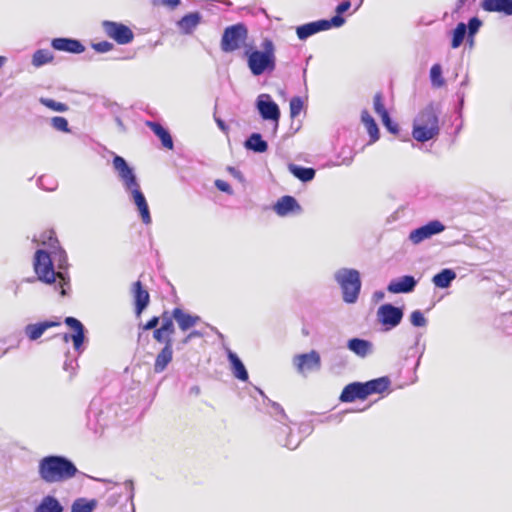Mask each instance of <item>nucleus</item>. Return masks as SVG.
Instances as JSON below:
<instances>
[{"label":"nucleus","instance_id":"obj_35","mask_svg":"<svg viewBox=\"0 0 512 512\" xmlns=\"http://www.w3.org/2000/svg\"><path fill=\"white\" fill-rule=\"evenodd\" d=\"M96 507L95 500H87L79 498L74 501L71 507V512H92Z\"/></svg>","mask_w":512,"mask_h":512},{"label":"nucleus","instance_id":"obj_5","mask_svg":"<svg viewBox=\"0 0 512 512\" xmlns=\"http://www.w3.org/2000/svg\"><path fill=\"white\" fill-rule=\"evenodd\" d=\"M439 134L438 116L432 106L420 111L414 120L412 136L418 142H426Z\"/></svg>","mask_w":512,"mask_h":512},{"label":"nucleus","instance_id":"obj_50","mask_svg":"<svg viewBox=\"0 0 512 512\" xmlns=\"http://www.w3.org/2000/svg\"><path fill=\"white\" fill-rule=\"evenodd\" d=\"M160 321V317L154 316L152 317L145 325H143V330H151L156 329Z\"/></svg>","mask_w":512,"mask_h":512},{"label":"nucleus","instance_id":"obj_40","mask_svg":"<svg viewBox=\"0 0 512 512\" xmlns=\"http://www.w3.org/2000/svg\"><path fill=\"white\" fill-rule=\"evenodd\" d=\"M40 103L45 107L57 112H66L69 109L65 103L56 102L55 100L49 98H41Z\"/></svg>","mask_w":512,"mask_h":512},{"label":"nucleus","instance_id":"obj_7","mask_svg":"<svg viewBox=\"0 0 512 512\" xmlns=\"http://www.w3.org/2000/svg\"><path fill=\"white\" fill-rule=\"evenodd\" d=\"M247 37L248 30L242 23L226 27L221 38L222 51L229 53L240 49Z\"/></svg>","mask_w":512,"mask_h":512},{"label":"nucleus","instance_id":"obj_21","mask_svg":"<svg viewBox=\"0 0 512 512\" xmlns=\"http://www.w3.org/2000/svg\"><path fill=\"white\" fill-rule=\"evenodd\" d=\"M481 7L487 12H499L512 15V0H483Z\"/></svg>","mask_w":512,"mask_h":512},{"label":"nucleus","instance_id":"obj_41","mask_svg":"<svg viewBox=\"0 0 512 512\" xmlns=\"http://www.w3.org/2000/svg\"><path fill=\"white\" fill-rule=\"evenodd\" d=\"M162 320L160 328H163V330H168L170 332H175V327L173 324L174 317L172 316V312L164 311L160 317Z\"/></svg>","mask_w":512,"mask_h":512},{"label":"nucleus","instance_id":"obj_57","mask_svg":"<svg viewBox=\"0 0 512 512\" xmlns=\"http://www.w3.org/2000/svg\"><path fill=\"white\" fill-rule=\"evenodd\" d=\"M5 57L0 56V67L4 64Z\"/></svg>","mask_w":512,"mask_h":512},{"label":"nucleus","instance_id":"obj_13","mask_svg":"<svg viewBox=\"0 0 512 512\" xmlns=\"http://www.w3.org/2000/svg\"><path fill=\"white\" fill-rule=\"evenodd\" d=\"M257 108L264 120H272L276 123L280 118V110L278 105L270 99L268 94H262L257 101Z\"/></svg>","mask_w":512,"mask_h":512},{"label":"nucleus","instance_id":"obj_29","mask_svg":"<svg viewBox=\"0 0 512 512\" xmlns=\"http://www.w3.org/2000/svg\"><path fill=\"white\" fill-rule=\"evenodd\" d=\"M147 126L159 137L162 145L167 149H173V140L170 133L159 123L147 122Z\"/></svg>","mask_w":512,"mask_h":512},{"label":"nucleus","instance_id":"obj_12","mask_svg":"<svg viewBox=\"0 0 512 512\" xmlns=\"http://www.w3.org/2000/svg\"><path fill=\"white\" fill-rule=\"evenodd\" d=\"M64 322L73 330V334H62V340L65 343H68L70 340H72L75 350L80 351L85 339L83 324L74 317H66Z\"/></svg>","mask_w":512,"mask_h":512},{"label":"nucleus","instance_id":"obj_10","mask_svg":"<svg viewBox=\"0 0 512 512\" xmlns=\"http://www.w3.org/2000/svg\"><path fill=\"white\" fill-rule=\"evenodd\" d=\"M402 318V309L392 304H383L377 310V319L385 330H391L398 326Z\"/></svg>","mask_w":512,"mask_h":512},{"label":"nucleus","instance_id":"obj_39","mask_svg":"<svg viewBox=\"0 0 512 512\" xmlns=\"http://www.w3.org/2000/svg\"><path fill=\"white\" fill-rule=\"evenodd\" d=\"M431 82L436 87L444 85L445 81L442 77V68L440 64H434L430 69Z\"/></svg>","mask_w":512,"mask_h":512},{"label":"nucleus","instance_id":"obj_25","mask_svg":"<svg viewBox=\"0 0 512 512\" xmlns=\"http://www.w3.org/2000/svg\"><path fill=\"white\" fill-rule=\"evenodd\" d=\"M173 359V347H169V345H165L161 351L157 354L154 362V372L161 373L163 372L169 363Z\"/></svg>","mask_w":512,"mask_h":512},{"label":"nucleus","instance_id":"obj_38","mask_svg":"<svg viewBox=\"0 0 512 512\" xmlns=\"http://www.w3.org/2000/svg\"><path fill=\"white\" fill-rule=\"evenodd\" d=\"M40 241L43 245L48 246L53 251H55L59 248V241H58V239L55 235V232L53 230L45 231L41 235Z\"/></svg>","mask_w":512,"mask_h":512},{"label":"nucleus","instance_id":"obj_34","mask_svg":"<svg viewBox=\"0 0 512 512\" xmlns=\"http://www.w3.org/2000/svg\"><path fill=\"white\" fill-rule=\"evenodd\" d=\"M291 173L303 182L311 181L315 176V170L312 168L290 165Z\"/></svg>","mask_w":512,"mask_h":512},{"label":"nucleus","instance_id":"obj_6","mask_svg":"<svg viewBox=\"0 0 512 512\" xmlns=\"http://www.w3.org/2000/svg\"><path fill=\"white\" fill-rule=\"evenodd\" d=\"M335 278L341 287L343 300L349 304L355 303L361 289L360 273L355 269H342Z\"/></svg>","mask_w":512,"mask_h":512},{"label":"nucleus","instance_id":"obj_17","mask_svg":"<svg viewBox=\"0 0 512 512\" xmlns=\"http://www.w3.org/2000/svg\"><path fill=\"white\" fill-rule=\"evenodd\" d=\"M53 49L73 54H80L85 51V46L76 39L71 38H54L51 41Z\"/></svg>","mask_w":512,"mask_h":512},{"label":"nucleus","instance_id":"obj_9","mask_svg":"<svg viewBox=\"0 0 512 512\" xmlns=\"http://www.w3.org/2000/svg\"><path fill=\"white\" fill-rule=\"evenodd\" d=\"M102 28L109 38L120 45L131 43L134 39L133 31L125 24L115 21H103Z\"/></svg>","mask_w":512,"mask_h":512},{"label":"nucleus","instance_id":"obj_33","mask_svg":"<svg viewBox=\"0 0 512 512\" xmlns=\"http://www.w3.org/2000/svg\"><path fill=\"white\" fill-rule=\"evenodd\" d=\"M54 59L53 54L47 49H39L32 56V64L35 67L51 63Z\"/></svg>","mask_w":512,"mask_h":512},{"label":"nucleus","instance_id":"obj_27","mask_svg":"<svg viewBox=\"0 0 512 512\" xmlns=\"http://www.w3.org/2000/svg\"><path fill=\"white\" fill-rule=\"evenodd\" d=\"M361 121L366 127V130L370 136V144L375 143L378 141L380 135H379V129L378 126L373 119V117L369 114L367 110H363L361 113Z\"/></svg>","mask_w":512,"mask_h":512},{"label":"nucleus","instance_id":"obj_11","mask_svg":"<svg viewBox=\"0 0 512 512\" xmlns=\"http://www.w3.org/2000/svg\"><path fill=\"white\" fill-rule=\"evenodd\" d=\"M444 230L445 225L442 222L439 220H433L417 229L412 230L409 234V240L413 244H419L422 241L443 232Z\"/></svg>","mask_w":512,"mask_h":512},{"label":"nucleus","instance_id":"obj_26","mask_svg":"<svg viewBox=\"0 0 512 512\" xmlns=\"http://www.w3.org/2000/svg\"><path fill=\"white\" fill-rule=\"evenodd\" d=\"M201 21V16L198 12L189 13L181 18L178 22L180 30L184 34H191Z\"/></svg>","mask_w":512,"mask_h":512},{"label":"nucleus","instance_id":"obj_3","mask_svg":"<svg viewBox=\"0 0 512 512\" xmlns=\"http://www.w3.org/2000/svg\"><path fill=\"white\" fill-rule=\"evenodd\" d=\"M33 268L38 280L47 284H55V288L60 290L61 296L66 295L65 286L69 284V279L62 272H55L51 256L45 250L39 249L35 252Z\"/></svg>","mask_w":512,"mask_h":512},{"label":"nucleus","instance_id":"obj_28","mask_svg":"<svg viewBox=\"0 0 512 512\" xmlns=\"http://www.w3.org/2000/svg\"><path fill=\"white\" fill-rule=\"evenodd\" d=\"M228 359L232 367L233 375L241 381H247L249 378L248 372L239 357L235 353L229 352Z\"/></svg>","mask_w":512,"mask_h":512},{"label":"nucleus","instance_id":"obj_49","mask_svg":"<svg viewBox=\"0 0 512 512\" xmlns=\"http://www.w3.org/2000/svg\"><path fill=\"white\" fill-rule=\"evenodd\" d=\"M481 24L482 22L477 17L471 18L468 23L469 35L473 36L475 33H477Z\"/></svg>","mask_w":512,"mask_h":512},{"label":"nucleus","instance_id":"obj_45","mask_svg":"<svg viewBox=\"0 0 512 512\" xmlns=\"http://www.w3.org/2000/svg\"><path fill=\"white\" fill-rule=\"evenodd\" d=\"M410 321L415 327H422L426 325V319L421 311L415 310L410 315Z\"/></svg>","mask_w":512,"mask_h":512},{"label":"nucleus","instance_id":"obj_23","mask_svg":"<svg viewBox=\"0 0 512 512\" xmlns=\"http://www.w3.org/2000/svg\"><path fill=\"white\" fill-rule=\"evenodd\" d=\"M172 316L177 321L178 326L182 331L192 328L200 320L198 316H192L184 312L181 308L173 309Z\"/></svg>","mask_w":512,"mask_h":512},{"label":"nucleus","instance_id":"obj_8","mask_svg":"<svg viewBox=\"0 0 512 512\" xmlns=\"http://www.w3.org/2000/svg\"><path fill=\"white\" fill-rule=\"evenodd\" d=\"M345 19L342 16L335 15L330 20H318L310 22L296 28V34L300 40L330 29L331 27H340L344 24Z\"/></svg>","mask_w":512,"mask_h":512},{"label":"nucleus","instance_id":"obj_43","mask_svg":"<svg viewBox=\"0 0 512 512\" xmlns=\"http://www.w3.org/2000/svg\"><path fill=\"white\" fill-rule=\"evenodd\" d=\"M290 116L292 118H295L297 117L302 108H303V101L301 100L300 97H293L291 100H290Z\"/></svg>","mask_w":512,"mask_h":512},{"label":"nucleus","instance_id":"obj_22","mask_svg":"<svg viewBox=\"0 0 512 512\" xmlns=\"http://www.w3.org/2000/svg\"><path fill=\"white\" fill-rule=\"evenodd\" d=\"M366 398L373 394H381L385 392L390 386L388 377H380L362 383Z\"/></svg>","mask_w":512,"mask_h":512},{"label":"nucleus","instance_id":"obj_58","mask_svg":"<svg viewBox=\"0 0 512 512\" xmlns=\"http://www.w3.org/2000/svg\"><path fill=\"white\" fill-rule=\"evenodd\" d=\"M362 2H363V0H360V3H359V5H361V4H362Z\"/></svg>","mask_w":512,"mask_h":512},{"label":"nucleus","instance_id":"obj_47","mask_svg":"<svg viewBox=\"0 0 512 512\" xmlns=\"http://www.w3.org/2000/svg\"><path fill=\"white\" fill-rule=\"evenodd\" d=\"M154 6H165L170 9H175L179 4L180 0H151Z\"/></svg>","mask_w":512,"mask_h":512},{"label":"nucleus","instance_id":"obj_46","mask_svg":"<svg viewBox=\"0 0 512 512\" xmlns=\"http://www.w3.org/2000/svg\"><path fill=\"white\" fill-rule=\"evenodd\" d=\"M381 120H382L383 125L386 127V129L389 132H391L392 134H395V135L399 133L398 125L391 120L389 113L383 115L381 117Z\"/></svg>","mask_w":512,"mask_h":512},{"label":"nucleus","instance_id":"obj_1","mask_svg":"<svg viewBox=\"0 0 512 512\" xmlns=\"http://www.w3.org/2000/svg\"><path fill=\"white\" fill-rule=\"evenodd\" d=\"M112 163L125 188L131 192L143 223L150 224L152 219L149 207L146 198L140 189V185L136 179L133 169L128 165L123 157L118 155L114 156Z\"/></svg>","mask_w":512,"mask_h":512},{"label":"nucleus","instance_id":"obj_4","mask_svg":"<svg viewBox=\"0 0 512 512\" xmlns=\"http://www.w3.org/2000/svg\"><path fill=\"white\" fill-rule=\"evenodd\" d=\"M262 50L250 49L245 51L247 65L254 76L264 72H272L276 68L275 45L266 38L261 43Z\"/></svg>","mask_w":512,"mask_h":512},{"label":"nucleus","instance_id":"obj_30","mask_svg":"<svg viewBox=\"0 0 512 512\" xmlns=\"http://www.w3.org/2000/svg\"><path fill=\"white\" fill-rule=\"evenodd\" d=\"M35 512H63V507L53 496H45L36 507Z\"/></svg>","mask_w":512,"mask_h":512},{"label":"nucleus","instance_id":"obj_52","mask_svg":"<svg viewBox=\"0 0 512 512\" xmlns=\"http://www.w3.org/2000/svg\"><path fill=\"white\" fill-rule=\"evenodd\" d=\"M215 186L220 190V191H223V192H227V193H231V186L229 185V183L223 181V180H216L215 181Z\"/></svg>","mask_w":512,"mask_h":512},{"label":"nucleus","instance_id":"obj_56","mask_svg":"<svg viewBox=\"0 0 512 512\" xmlns=\"http://www.w3.org/2000/svg\"><path fill=\"white\" fill-rule=\"evenodd\" d=\"M192 339V337H189V334L183 339V344H186L188 343L190 340Z\"/></svg>","mask_w":512,"mask_h":512},{"label":"nucleus","instance_id":"obj_44","mask_svg":"<svg viewBox=\"0 0 512 512\" xmlns=\"http://www.w3.org/2000/svg\"><path fill=\"white\" fill-rule=\"evenodd\" d=\"M53 128L62 132H69L68 121L66 118L61 116H55L51 119Z\"/></svg>","mask_w":512,"mask_h":512},{"label":"nucleus","instance_id":"obj_15","mask_svg":"<svg viewBox=\"0 0 512 512\" xmlns=\"http://www.w3.org/2000/svg\"><path fill=\"white\" fill-rule=\"evenodd\" d=\"M297 370L301 373L318 369L321 364L320 356L316 351L297 355L294 358Z\"/></svg>","mask_w":512,"mask_h":512},{"label":"nucleus","instance_id":"obj_54","mask_svg":"<svg viewBox=\"0 0 512 512\" xmlns=\"http://www.w3.org/2000/svg\"><path fill=\"white\" fill-rule=\"evenodd\" d=\"M191 392L198 395L200 393V388L198 386H193L191 388Z\"/></svg>","mask_w":512,"mask_h":512},{"label":"nucleus","instance_id":"obj_32","mask_svg":"<svg viewBox=\"0 0 512 512\" xmlns=\"http://www.w3.org/2000/svg\"><path fill=\"white\" fill-rule=\"evenodd\" d=\"M247 149L253 150L254 152L263 153L268 149V144L262 139L259 133H253L245 142Z\"/></svg>","mask_w":512,"mask_h":512},{"label":"nucleus","instance_id":"obj_20","mask_svg":"<svg viewBox=\"0 0 512 512\" xmlns=\"http://www.w3.org/2000/svg\"><path fill=\"white\" fill-rule=\"evenodd\" d=\"M60 326L59 321L47 320L35 324H29L25 327V334L31 340H37L49 328Z\"/></svg>","mask_w":512,"mask_h":512},{"label":"nucleus","instance_id":"obj_48","mask_svg":"<svg viewBox=\"0 0 512 512\" xmlns=\"http://www.w3.org/2000/svg\"><path fill=\"white\" fill-rule=\"evenodd\" d=\"M93 48L95 51L100 53L109 52L113 49V44L108 41H101L93 44Z\"/></svg>","mask_w":512,"mask_h":512},{"label":"nucleus","instance_id":"obj_24","mask_svg":"<svg viewBox=\"0 0 512 512\" xmlns=\"http://www.w3.org/2000/svg\"><path fill=\"white\" fill-rule=\"evenodd\" d=\"M347 347L359 357H366L372 352V343L360 338H352L348 341Z\"/></svg>","mask_w":512,"mask_h":512},{"label":"nucleus","instance_id":"obj_16","mask_svg":"<svg viewBox=\"0 0 512 512\" xmlns=\"http://www.w3.org/2000/svg\"><path fill=\"white\" fill-rule=\"evenodd\" d=\"M131 291L135 302V313L140 316L150 302L149 292L139 280L133 283Z\"/></svg>","mask_w":512,"mask_h":512},{"label":"nucleus","instance_id":"obj_19","mask_svg":"<svg viewBox=\"0 0 512 512\" xmlns=\"http://www.w3.org/2000/svg\"><path fill=\"white\" fill-rule=\"evenodd\" d=\"M341 402L351 403L355 400H365L366 395L364 392V388L362 382H353L346 385L339 397Z\"/></svg>","mask_w":512,"mask_h":512},{"label":"nucleus","instance_id":"obj_42","mask_svg":"<svg viewBox=\"0 0 512 512\" xmlns=\"http://www.w3.org/2000/svg\"><path fill=\"white\" fill-rule=\"evenodd\" d=\"M373 105L375 112L382 117L383 115L387 114L388 111L386 110L384 103H383V96L381 92H378L374 95L373 98Z\"/></svg>","mask_w":512,"mask_h":512},{"label":"nucleus","instance_id":"obj_51","mask_svg":"<svg viewBox=\"0 0 512 512\" xmlns=\"http://www.w3.org/2000/svg\"><path fill=\"white\" fill-rule=\"evenodd\" d=\"M351 7L350 0H344L336 7V13L338 16H341L342 13L346 12Z\"/></svg>","mask_w":512,"mask_h":512},{"label":"nucleus","instance_id":"obj_37","mask_svg":"<svg viewBox=\"0 0 512 512\" xmlns=\"http://www.w3.org/2000/svg\"><path fill=\"white\" fill-rule=\"evenodd\" d=\"M174 333L168 330H163V328H156L153 332V338L158 342L165 345H169V347H173L172 345V335Z\"/></svg>","mask_w":512,"mask_h":512},{"label":"nucleus","instance_id":"obj_18","mask_svg":"<svg viewBox=\"0 0 512 512\" xmlns=\"http://www.w3.org/2000/svg\"><path fill=\"white\" fill-rule=\"evenodd\" d=\"M417 281L413 276L405 275L392 280L387 286V291L393 294L409 293L416 287Z\"/></svg>","mask_w":512,"mask_h":512},{"label":"nucleus","instance_id":"obj_14","mask_svg":"<svg viewBox=\"0 0 512 512\" xmlns=\"http://www.w3.org/2000/svg\"><path fill=\"white\" fill-rule=\"evenodd\" d=\"M273 210L278 216L285 217L292 213H300L302 208L293 196L285 195L276 201Z\"/></svg>","mask_w":512,"mask_h":512},{"label":"nucleus","instance_id":"obj_31","mask_svg":"<svg viewBox=\"0 0 512 512\" xmlns=\"http://www.w3.org/2000/svg\"><path fill=\"white\" fill-rule=\"evenodd\" d=\"M456 274L451 269H443L438 274L434 275L432 281L438 288H447L451 282L455 279Z\"/></svg>","mask_w":512,"mask_h":512},{"label":"nucleus","instance_id":"obj_2","mask_svg":"<svg viewBox=\"0 0 512 512\" xmlns=\"http://www.w3.org/2000/svg\"><path fill=\"white\" fill-rule=\"evenodd\" d=\"M40 478L46 483L65 482L78 472L72 461L62 456H46L39 462Z\"/></svg>","mask_w":512,"mask_h":512},{"label":"nucleus","instance_id":"obj_53","mask_svg":"<svg viewBox=\"0 0 512 512\" xmlns=\"http://www.w3.org/2000/svg\"><path fill=\"white\" fill-rule=\"evenodd\" d=\"M216 123L218 127L225 133H228V126L225 124V122L221 119H216Z\"/></svg>","mask_w":512,"mask_h":512},{"label":"nucleus","instance_id":"obj_36","mask_svg":"<svg viewBox=\"0 0 512 512\" xmlns=\"http://www.w3.org/2000/svg\"><path fill=\"white\" fill-rule=\"evenodd\" d=\"M467 27L464 23L457 24L456 28L453 30V37L451 41L452 48H458L462 43L466 35Z\"/></svg>","mask_w":512,"mask_h":512},{"label":"nucleus","instance_id":"obj_55","mask_svg":"<svg viewBox=\"0 0 512 512\" xmlns=\"http://www.w3.org/2000/svg\"><path fill=\"white\" fill-rule=\"evenodd\" d=\"M199 335H200V333H199V332H197V331H193V332L189 333V337H192V338H193V337H197V336H199Z\"/></svg>","mask_w":512,"mask_h":512}]
</instances>
